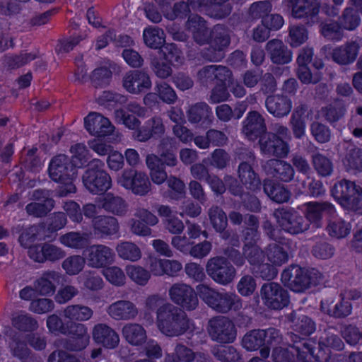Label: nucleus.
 I'll list each match as a JSON object with an SVG mask.
<instances>
[{
  "instance_id": "f257e3e1",
  "label": "nucleus",
  "mask_w": 362,
  "mask_h": 362,
  "mask_svg": "<svg viewBox=\"0 0 362 362\" xmlns=\"http://www.w3.org/2000/svg\"><path fill=\"white\" fill-rule=\"evenodd\" d=\"M158 295L149 296L146 300V308L154 311L157 309V326L168 337H177L187 332L191 322L185 313L168 305H160Z\"/></svg>"
},
{
  "instance_id": "f03ea898",
  "label": "nucleus",
  "mask_w": 362,
  "mask_h": 362,
  "mask_svg": "<svg viewBox=\"0 0 362 362\" xmlns=\"http://www.w3.org/2000/svg\"><path fill=\"white\" fill-rule=\"evenodd\" d=\"M238 173L240 182L247 189L257 192L262 185L264 192L272 201L278 204L288 202L291 192L284 185L269 178L264 179L262 184L258 174L249 163H240Z\"/></svg>"
},
{
  "instance_id": "7ed1b4c3",
  "label": "nucleus",
  "mask_w": 362,
  "mask_h": 362,
  "mask_svg": "<svg viewBox=\"0 0 362 362\" xmlns=\"http://www.w3.org/2000/svg\"><path fill=\"white\" fill-rule=\"evenodd\" d=\"M49 332L54 334H68L69 338L63 341V347L71 351H78L86 348L90 337L87 327L81 323L70 322L64 323L56 314L47 317L46 321Z\"/></svg>"
},
{
  "instance_id": "20e7f679",
  "label": "nucleus",
  "mask_w": 362,
  "mask_h": 362,
  "mask_svg": "<svg viewBox=\"0 0 362 362\" xmlns=\"http://www.w3.org/2000/svg\"><path fill=\"white\" fill-rule=\"evenodd\" d=\"M177 142L175 138L163 139L159 145L160 158L154 154L146 156V163L150 170V176L153 183L160 185L167 178L165 165H176Z\"/></svg>"
},
{
  "instance_id": "39448f33",
  "label": "nucleus",
  "mask_w": 362,
  "mask_h": 362,
  "mask_svg": "<svg viewBox=\"0 0 362 362\" xmlns=\"http://www.w3.org/2000/svg\"><path fill=\"white\" fill-rule=\"evenodd\" d=\"M74 165L69 160V156L62 153L53 156L49 160L47 169L49 177L54 182L63 185L59 192L62 197L76 191L74 181L78 173Z\"/></svg>"
},
{
  "instance_id": "423d86ee",
  "label": "nucleus",
  "mask_w": 362,
  "mask_h": 362,
  "mask_svg": "<svg viewBox=\"0 0 362 362\" xmlns=\"http://www.w3.org/2000/svg\"><path fill=\"white\" fill-rule=\"evenodd\" d=\"M197 290L200 299L217 313L236 312L243 307L241 298L233 293L225 290L218 291L204 284L197 286Z\"/></svg>"
},
{
  "instance_id": "0eeeda50",
  "label": "nucleus",
  "mask_w": 362,
  "mask_h": 362,
  "mask_svg": "<svg viewBox=\"0 0 362 362\" xmlns=\"http://www.w3.org/2000/svg\"><path fill=\"white\" fill-rule=\"evenodd\" d=\"M82 182L87 191L93 195H102L112 186V177L105 170V163L98 158L90 160L82 175Z\"/></svg>"
},
{
  "instance_id": "6e6552de",
  "label": "nucleus",
  "mask_w": 362,
  "mask_h": 362,
  "mask_svg": "<svg viewBox=\"0 0 362 362\" xmlns=\"http://www.w3.org/2000/svg\"><path fill=\"white\" fill-rule=\"evenodd\" d=\"M280 331L274 327L252 329L244 335L242 345L249 351L259 350L263 358H267L272 347L279 341Z\"/></svg>"
},
{
  "instance_id": "1a4fd4ad",
  "label": "nucleus",
  "mask_w": 362,
  "mask_h": 362,
  "mask_svg": "<svg viewBox=\"0 0 362 362\" xmlns=\"http://www.w3.org/2000/svg\"><path fill=\"white\" fill-rule=\"evenodd\" d=\"M206 44L207 48L201 51L202 57L209 62H220L230 44L229 29L224 25L217 24L209 31Z\"/></svg>"
},
{
  "instance_id": "9d476101",
  "label": "nucleus",
  "mask_w": 362,
  "mask_h": 362,
  "mask_svg": "<svg viewBox=\"0 0 362 362\" xmlns=\"http://www.w3.org/2000/svg\"><path fill=\"white\" fill-rule=\"evenodd\" d=\"M207 331L211 340L220 344L233 343L237 335L233 322L225 316H216L209 320Z\"/></svg>"
},
{
  "instance_id": "9b49d317",
  "label": "nucleus",
  "mask_w": 362,
  "mask_h": 362,
  "mask_svg": "<svg viewBox=\"0 0 362 362\" xmlns=\"http://www.w3.org/2000/svg\"><path fill=\"white\" fill-rule=\"evenodd\" d=\"M260 296L264 305L270 310H280L290 303V295L279 284H264L260 289Z\"/></svg>"
},
{
  "instance_id": "f8f14e48",
  "label": "nucleus",
  "mask_w": 362,
  "mask_h": 362,
  "mask_svg": "<svg viewBox=\"0 0 362 362\" xmlns=\"http://www.w3.org/2000/svg\"><path fill=\"white\" fill-rule=\"evenodd\" d=\"M208 275L217 284L227 285L235 276V269L226 257L216 256L210 258L206 265Z\"/></svg>"
},
{
  "instance_id": "ddd939ff",
  "label": "nucleus",
  "mask_w": 362,
  "mask_h": 362,
  "mask_svg": "<svg viewBox=\"0 0 362 362\" xmlns=\"http://www.w3.org/2000/svg\"><path fill=\"white\" fill-rule=\"evenodd\" d=\"M118 184L136 195H145L151 189L148 177L134 168L125 169L118 177Z\"/></svg>"
},
{
  "instance_id": "4468645a",
  "label": "nucleus",
  "mask_w": 362,
  "mask_h": 362,
  "mask_svg": "<svg viewBox=\"0 0 362 362\" xmlns=\"http://www.w3.org/2000/svg\"><path fill=\"white\" fill-rule=\"evenodd\" d=\"M83 255L86 258L88 267L104 269L114 262L115 254L110 247L96 244L88 246L83 250Z\"/></svg>"
},
{
  "instance_id": "2eb2a0df",
  "label": "nucleus",
  "mask_w": 362,
  "mask_h": 362,
  "mask_svg": "<svg viewBox=\"0 0 362 362\" xmlns=\"http://www.w3.org/2000/svg\"><path fill=\"white\" fill-rule=\"evenodd\" d=\"M261 153L267 157L286 158L289 152L288 142L273 132H267L259 139Z\"/></svg>"
},
{
  "instance_id": "dca6fc26",
  "label": "nucleus",
  "mask_w": 362,
  "mask_h": 362,
  "mask_svg": "<svg viewBox=\"0 0 362 362\" xmlns=\"http://www.w3.org/2000/svg\"><path fill=\"white\" fill-rule=\"evenodd\" d=\"M169 295L173 303L187 310H194L199 303L198 291L185 284H173L169 290Z\"/></svg>"
},
{
  "instance_id": "f3484780",
  "label": "nucleus",
  "mask_w": 362,
  "mask_h": 362,
  "mask_svg": "<svg viewBox=\"0 0 362 362\" xmlns=\"http://www.w3.org/2000/svg\"><path fill=\"white\" fill-rule=\"evenodd\" d=\"M84 127L90 134L98 138L111 135L115 129L108 118L95 112H91L85 117Z\"/></svg>"
},
{
  "instance_id": "a211bd4d",
  "label": "nucleus",
  "mask_w": 362,
  "mask_h": 362,
  "mask_svg": "<svg viewBox=\"0 0 362 362\" xmlns=\"http://www.w3.org/2000/svg\"><path fill=\"white\" fill-rule=\"evenodd\" d=\"M29 257L35 262H55L65 257V252L61 248L48 243L36 244L28 250Z\"/></svg>"
},
{
  "instance_id": "6ab92c4d",
  "label": "nucleus",
  "mask_w": 362,
  "mask_h": 362,
  "mask_svg": "<svg viewBox=\"0 0 362 362\" xmlns=\"http://www.w3.org/2000/svg\"><path fill=\"white\" fill-rule=\"evenodd\" d=\"M305 218L316 228L322 226L323 215L333 218L336 214L334 206L328 202H310L303 205Z\"/></svg>"
},
{
  "instance_id": "aec40b11",
  "label": "nucleus",
  "mask_w": 362,
  "mask_h": 362,
  "mask_svg": "<svg viewBox=\"0 0 362 362\" xmlns=\"http://www.w3.org/2000/svg\"><path fill=\"white\" fill-rule=\"evenodd\" d=\"M196 4L198 11L215 20L227 18L233 9L229 0H197Z\"/></svg>"
},
{
  "instance_id": "412c9836",
  "label": "nucleus",
  "mask_w": 362,
  "mask_h": 362,
  "mask_svg": "<svg viewBox=\"0 0 362 362\" xmlns=\"http://www.w3.org/2000/svg\"><path fill=\"white\" fill-rule=\"evenodd\" d=\"M197 0L180 1L170 6V0H163L162 13L164 17L170 21L175 19L184 20L191 13V9L198 11Z\"/></svg>"
},
{
  "instance_id": "4be33fe9",
  "label": "nucleus",
  "mask_w": 362,
  "mask_h": 362,
  "mask_svg": "<svg viewBox=\"0 0 362 362\" xmlns=\"http://www.w3.org/2000/svg\"><path fill=\"white\" fill-rule=\"evenodd\" d=\"M123 87L132 94L145 93L151 88V81L148 74L143 71H130L123 78Z\"/></svg>"
},
{
  "instance_id": "5701e85b",
  "label": "nucleus",
  "mask_w": 362,
  "mask_h": 362,
  "mask_svg": "<svg viewBox=\"0 0 362 362\" xmlns=\"http://www.w3.org/2000/svg\"><path fill=\"white\" fill-rule=\"evenodd\" d=\"M165 132V127L162 119L159 117H153L146 120L142 126H139L133 133L135 140L140 142H146L150 139H158Z\"/></svg>"
},
{
  "instance_id": "b1692460",
  "label": "nucleus",
  "mask_w": 362,
  "mask_h": 362,
  "mask_svg": "<svg viewBox=\"0 0 362 362\" xmlns=\"http://www.w3.org/2000/svg\"><path fill=\"white\" fill-rule=\"evenodd\" d=\"M243 132L252 141L266 134L267 127L262 115L257 111H250L243 121Z\"/></svg>"
},
{
  "instance_id": "393cba45",
  "label": "nucleus",
  "mask_w": 362,
  "mask_h": 362,
  "mask_svg": "<svg viewBox=\"0 0 362 362\" xmlns=\"http://www.w3.org/2000/svg\"><path fill=\"white\" fill-rule=\"evenodd\" d=\"M325 275L315 268L296 269V293L304 292L312 286L322 283Z\"/></svg>"
},
{
  "instance_id": "a878e982",
  "label": "nucleus",
  "mask_w": 362,
  "mask_h": 362,
  "mask_svg": "<svg viewBox=\"0 0 362 362\" xmlns=\"http://www.w3.org/2000/svg\"><path fill=\"white\" fill-rule=\"evenodd\" d=\"M243 222L244 225L240 230V237L243 243V248L248 249L257 245L260 240L259 221L255 215L248 214L245 216Z\"/></svg>"
},
{
  "instance_id": "bb28decb",
  "label": "nucleus",
  "mask_w": 362,
  "mask_h": 362,
  "mask_svg": "<svg viewBox=\"0 0 362 362\" xmlns=\"http://www.w3.org/2000/svg\"><path fill=\"white\" fill-rule=\"evenodd\" d=\"M319 7L315 0H296V21L311 26L317 22Z\"/></svg>"
},
{
  "instance_id": "cd10ccee",
  "label": "nucleus",
  "mask_w": 362,
  "mask_h": 362,
  "mask_svg": "<svg viewBox=\"0 0 362 362\" xmlns=\"http://www.w3.org/2000/svg\"><path fill=\"white\" fill-rule=\"evenodd\" d=\"M92 223L94 235L98 238H107L119 233L118 221L113 216H97Z\"/></svg>"
},
{
  "instance_id": "c85d7f7f",
  "label": "nucleus",
  "mask_w": 362,
  "mask_h": 362,
  "mask_svg": "<svg viewBox=\"0 0 362 362\" xmlns=\"http://www.w3.org/2000/svg\"><path fill=\"white\" fill-rule=\"evenodd\" d=\"M62 279L59 272L54 270H48L34 281V287L36 293L40 296H52L56 291L57 286Z\"/></svg>"
},
{
  "instance_id": "c756f323",
  "label": "nucleus",
  "mask_w": 362,
  "mask_h": 362,
  "mask_svg": "<svg viewBox=\"0 0 362 362\" xmlns=\"http://www.w3.org/2000/svg\"><path fill=\"white\" fill-rule=\"evenodd\" d=\"M359 49L360 45L357 42L349 41L332 50V59L339 65H349L356 60Z\"/></svg>"
},
{
  "instance_id": "7c9ffc66",
  "label": "nucleus",
  "mask_w": 362,
  "mask_h": 362,
  "mask_svg": "<svg viewBox=\"0 0 362 362\" xmlns=\"http://www.w3.org/2000/svg\"><path fill=\"white\" fill-rule=\"evenodd\" d=\"M186 29L192 35L194 42L199 45H206L209 33L206 21L199 15L194 14L188 17L185 23Z\"/></svg>"
},
{
  "instance_id": "2f4dec72",
  "label": "nucleus",
  "mask_w": 362,
  "mask_h": 362,
  "mask_svg": "<svg viewBox=\"0 0 362 362\" xmlns=\"http://www.w3.org/2000/svg\"><path fill=\"white\" fill-rule=\"evenodd\" d=\"M93 338L96 344L110 349L117 347L119 342L117 333L110 326L103 323L94 326Z\"/></svg>"
},
{
  "instance_id": "473e14b6",
  "label": "nucleus",
  "mask_w": 362,
  "mask_h": 362,
  "mask_svg": "<svg viewBox=\"0 0 362 362\" xmlns=\"http://www.w3.org/2000/svg\"><path fill=\"white\" fill-rule=\"evenodd\" d=\"M267 175L282 182H289L294 177V169L288 163L279 159H270L265 165Z\"/></svg>"
},
{
  "instance_id": "72a5a7b5",
  "label": "nucleus",
  "mask_w": 362,
  "mask_h": 362,
  "mask_svg": "<svg viewBox=\"0 0 362 362\" xmlns=\"http://www.w3.org/2000/svg\"><path fill=\"white\" fill-rule=\"evenodd\" d=\"M265 106L271 115L276 117H282L291 112L292 102L286 95L275 94L267 96Z\"/></svg>"
},
{
  "instance_id": "f704fd0d",
  "label": "nucleus",
  "mask_w": 362,
  "mask_h": 362,
  "mask_svg": "<svg viewBox=\"0 0 362 362\" xmlns=\"http://www.w3.org/2000/svg\"><path fill=\"white\" fill-rule=\"evenodd\" d=\"M266 49L271 61L276 64H286L292 59V52L282 40L272 39L267 42Z\"/></svg>"
},
{
  "instance_id": "c9c22d12",
  "label": "nucleus",
  "mask_w": 362,
  "mask_h": 362,
  "mask_svg": "<svg viewBox=\"0 0 362 362\" xmlns=\"http://www.w3.org/2000/svg\"><path fill=\"white\" fill-rule=\"evenodd\" d=\"M110 316L116 320H128L134 318L138 313L136 305L129 300H117L107 309Z\"/></svg>"
},
{
  "instance_id": "e433bc0d",
  "label": "nucleus",
  "mask_w": 362,
  "mask_h": 362,
  "mask_svg": "<svg viewBox=\"0 0 362 362\" xmlns=\"http://www.w3.org/2000/svg\"><path fill=\"white\" fill-rule=\"evenodd\" d=\"M99 208L115 215H123L127 211L125 201L120 197L112 193L105 192L96 199Z\"/></svg>"
},
{
  "instance_id": "4c0bfd02",
  "label": "nucleus",
  "mask_w": 362,
  "mask_h": 362,
  "mask_svg": "<svg viewBox=\"0 0 362 362\" xmlns=\"http://www.w3.org/2000/svg\"><path fill=\"white\" fill-rule=\"evenodd\" d=\"M358 187L354 182L344 179L334 185L332 195L344 208Z\"/></svg>"
},
{
  "instance_id": "58836bf2",
  "label": "nucleus",
  "mask_w": 362,
  "mask_h": 362,
  "mask_svg": "<svg viewBox=\"0 0 362 362\" xmlns=\"http://www.w3.org/2000/svg\"><path fill=\"white\" fill-rule=\"evenodd\" d=\"M169 118L176 124L173 126L174 135L182 142L188 143L192 141L193 134L182 123L185 121L184 114L181 109L173 108L169 112Z\"/></svg>"
},
{
  "instance_id": "ea45409f",
  "label": "nucleus",
  "mask_w": 362,
  "mask_h": 362,
  "mask_svg": "<svg viewBox=\"0 0 362 362\" xmlns=\"http://www.w3.org/2000/svg\"><path fill=\"white\" fill-rule=\"evenodd\" d=\"M203 74L206 81L214 84H228L232 76L231 71L221 65L206 66L203 69Z\"/></svg>"
},
{
  "instance_id": "a19ab883",
  "label": "nucleus",
  "mask_w": 362,
  "mask_h": 362,
  "mask_svg": "<svg viewBox=\"0 0 362 362\" xmlns=\"http://www.w3.org/2000/svg\"><path fill=\"white\" fill-rule=\"evenodd\" d=\"M211 109L204 102L197 103L189 107L187 112L188 120L192 124H204L211 122Z\"/></svg>"
},
{
  "instance_id": "79ce46f5",
  "label": "nucleus",
  "mask_w": 362,
  "mask_h": 362,
  "mask_svg": "<svg viewBox=\"0 0 362 362\" xmlns=\"http://www.w3.org/2000/svg\"><path fill=\"white\" fill-rule=\"evenodd\" d=\"M70 153L71 156L69 157V160L74 165V167L77 173L79 168L88 167L91 155L90 150L84 144L77 143L72 145L70 148Z\"/></svg>"
},
{
  "instance_id": "37998d69",
  "label": "nucleus",
  "mask_w": 362,
  "mask_h": 362,
  "mask_svg": "<svg viewBox=\"0 0 362 362\" xmlns=\"http://www.w3.org/2000/svg\"><path fill=\"white\" fill-rule=\"evenodd\" d=\"M38 57L37 52H21L19 54H6L3 57V64L8 70L21 68Z\"/></svg>"
},
{
  "instance_id": "c03bdc74",
  "label": "nucleus",
  "mask_w": 362,
  "mask_h": 362,
  "mask_svg": "<svg viewBox=\"0 0 362 362\" xmlns=\"http://www.w3.org/2000/svg\"><path fill=\"white\" fill-rule=\"evenodd\" d=\"M320 34L327 40L340 42L344 37V30L337 21H328L320 25Z\"/></svg>"
},
{
  "instance_id": "a18cd8bd",
  "label": "nucleus",
  "mask_w": 362,
  "mask_h": 362,
  "mask_svg": "<svg viewBox=\"0 0 362 362\" xmlns=\"http://www.w3.org/2000/svg\"><path fill=\"white\" fill-rule=\"evenodd\" d=\"M122 334L126 341L132 345L139 346L146 341V332L139 324L126 325L122 328Z\"/></svg>"
},
{
  "instance_id": "49530a36",
  "label": "nucleus",
  "mask_w": 362,
  "mask_h": 362,
  "mask_svg": "<svg viewBox=\"0 0 362 362\" xmlns=\"http://www.w3.org/2000/svg\"><path fill=\"white\" fill-rule=\"evenodd\" d=\"M60 243L65 247L75 250H85L89 243L88 235L78 231L68 232L59 237Z\"/></svg>"
},
{
  "instance_id": "de8ad7c7",
  "label": "nucleus",
  "mask_w": 362,
  "mask_h": 362,
  "mask_svg": "<svg viewBox=\"0 0 362 362\" xmlns=\"http://www.w3.org/2000/svg\"><path fill=\"white\" fill-rule=\"evenodd\" d=\"M143 38L146 45L151 49H160L165 44V35L163 29L148 27L144 30Z\"/></svg>"
},
{
  "instance_id": "09e8293b",
  "label": "nucleus",
  "mask_w": 362,
  "mask_h": 362,
  "mask_svg": "<svg viewBox=\"0 0 362 362\" xmlns=\"http://www.w3.org/2000/svg\"><path fill=\"white\" fill-rule=\"evenodd\" d=\"M337 20L344 30L350 32L356 30L361 23L360 14L353 7H345Z\"/></svg>"
},
{
  "instance_id": "8fccbe9b",
  "label": "nucleus",
  "mask_w": 362,
  "mask_h": 362,
  "mask_svg": "<svg viewBox=\"0 0 362 362\" xmlns=\"http://www.w3.org/2000/svg\"><path fill=\"white\" fill-rule=\"evenodd\" d=\"M315 341L311 339L297 337L296 334V352L301 362H309L314 354Z\"/></svg>"
},
{
  "instance_id": "3c124183",
  "label": "nucleus",
  "mask_w": 362,
  "mask_h": 362,
  "mask_svg": "<svg viewBox=\"0 0 362 362\" xmlns=\"http://www.w3.org/2000/svg\"><path fill=\"white\" fill-rule=\"evenodd\" d=\"M112 71L110 67L102 66L93 69L90 74V81L96 88H105L110 85Z\"/></svg>"
},
{
  "instance_id": "603ef678",
  "label": "nucleus",
  "mask_w": 362,
  "mask_h": 362,
  "mask_svg": "<svg viewBox=\"0 0 362 362\" xmlns=\"http://www.w3.org/2000/svg\"><path fill=\"white\" fill-rule=\"evenodd\" d=\"M346 111V110L341 103L335 102L322 107L320 114L327 122L334 124L344 117Z\"/></svg>"
},
{
  "instance_id": "864d4df0",
  "label": "nucleus",
  "mask_w": 362,
  "mask_h": 362,
  "mask_svg": "<svg viewBox=\"0 0 362 362\" xmlns=\"http://www.w3.org/2000/svg\"><path fill=\"white\" fill-rule=\"evenodd\" d=\"M266 257L270 263L276 266H281L288 259V252L282 245L272 243L265 249Z\"/></svg>"
},
{
  "instance_id": "5fc2aeb1",
  "label": "nucleus",
  "mask_w": 362,
  "mask_h": 362,
  "mask_svg": "<svg viewBox=\"0 0 362 362\" xmlns=\"http://www.w3.org/2000/svg\"><path fill=\"white\" fill-rule=\"evenodd\" d=\"M37 148L33 146L30 148L24 158H21V164L24 170L33 173H39L42 167L40 157L37 154Z\"/></svg>"
},
{
  "instance_id": "6e6d98bb",
  "label": "nucleus",
  "mask_w": 362,
  "mask_h": 362,
  "mask_svg": "<svg viewBox=\"0 0 362 362\" xmlns=\"http://www.w3.org/2000/svg\"><path fill=\"white\" fill-rule=\"evenodd\" d=\"M209 217L212 227L218 233H223L228 226V217L218 206H212L209 210Z\"/></svg>"
},
{
  "instance_id": "4d7b16f0",
  "label": "nucleus",
  "mask_w": 362,
  "mask_h": 362,
  "mask_svg": "<svg viewBox=\"0 0 362 362\" xmlns=\"http://www.w3.org/2000/svg\"><path fill=\"white\" fill-rule=\"evenodd\" d=\"M64 313L70 320L86 321L92 317L93 310L88 306L71 305L64 309Z\"/></svg>"
},
{
  "instance_id": "13d9d810",
  "label": "nucleus",
  "mask_w": 362,
  "mask_h": 362,
  "mask_svg": "<svg viewBox=\"0 0 362 362\" xmlns=\"http://www.w3.org/2000/svg\"><path fill=\"white\" fill-rule=\"evenodd\" d=\"M213 354L221 362H243L240 354L233 346H223L214 348Z\"/></svg>"
},
{
  "instance_id": "bf43d9fd",
  "label": "nucleus",
  "mask_w": 362,
  "mask_h": 362,
  "mask_svg": "<svg viewBox=\"0 0 362 362\" xmlns=\"http://www.w3.org/2000/svg\"><path fill=\"white\" fill-rule=\"evenodd\" d=\"M168 190L166 197L171 200L178 201L185 196V185L182 180L175 176L167 177Z\"/></svg>"
},
{
  "instance_id": "052dcab7",
  "label": "nucleus",
  "mask_w": 362,
  "mask_h": 362,
  "mask_svg": "<svg viewBox=\"0 0 362 362\" xmlns=\"http://www.w3.org/2000/svg\"><path fill=\"white\" fill-rule=\"evenodd\" d=\"M12 325L16 329L23 332H33L38 327L36 319L27 313L19 314L13 317Z\"/></svg>"
},
{
  "instance_id": "680f3d73",
  "label": "nucleus",
  "mask_w": 362,
  "mask_h": 362,
  "mask_svg": "<svg viewBox=\"0 0 362 362\" xmlns=\"http://www.w3.org/2000/svg\"><path fill=\"white\" fill-rule=\"evenodd\" d=\"M116 251L120 258L132 262H136L141 257L139 247L131 242H122L118 244Z\"/></svg>"
},
{
  "instance_id": "e2e57ef3",
  "label": "nucleus",
  "mask_w": 362,
  "mask_h": 362,
  "mask_svg": "<svg viewBox=\"0 0 362 362\" xmlns=\"http://www.w3.org/2000/svg\"><path fill=\"white\" fill-rule=\"evenodd\" d=\"M336 216L332 218H329V223L327 226V230L329 235L342 238L349 234L351 231V226L349 223L341 218H335Z\"/></svg>"
},
{
  "instance_id": "0e129e2a",
  "label": "nucleus",
  "mask_w": 362,
  "mask_h": 362,
  "mask_svg": "<svg viewBox=\"0 0 362 362\" xmlns=\"http://www.w3.org/2000/svg\"><path fill=\"white\" fill-rule=\"evenodd\" d=\"M86 262L83 255H72L64 260L62 267L69 275H76L83 270Z\"/></svg>"
},
{
  "instance_id": "69168bd1",
  "label": "nucleus",
  "mask_w": 362,
  "mask_h": 362,
  "mask_svg": "<svg viewBox=\"0 0 362 362\" xmlns=\"http://www.w3.org/2000/svg\"><path fill=\"white\" fill-rule=\"evenodd\" d=\"M54 206V200H48V203L30 202L25 206V211L29 216L36 218L46 216Z\"/></svg>"
},
{
  "instance_id": "338daca9",
  "label": "nucleus",
  "mask_w": 362,
  "mask_h": 362,
  "mask_svg": "<svg viewBox=\"0 0 362 362\" xmlns=\"http://www.w3.org/2000/svg\"><path fill=\"white\" fill-rule=\"evenodd\" d=\"M344 164L347 170L362 172V149H351L344 160Z\"/></svg>"
},
{
  "instance_id": "774afa93",
  "label": "nucleus",
  "mask_w": 362,
  "mask_h": 362,
  "mask_svg": "<svg viewBox=\"0 0 362 362\" xmlns=\"http://www.w3.org/2000/svg\"><path fill=\"white\" fill-rule=\"evenodd\" d=\"M67 223L66 214L62 211L51 214L46 219V229L53 233L62 229Z\"/></svg>"
}]
</instances>
